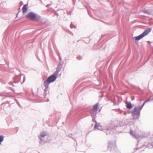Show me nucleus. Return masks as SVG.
<instances>
[{"mask_svg":"<svg viewBox=\"0 0 153 153\" xmlns=\"http://www.w3.org/2000/svg\"><path fill=\"white\" fill-rule=\"evenodd\" d=\"M56 76L54 75H52L49 77L44 82V86L45 88H48V85L50 83L54 82L56 79Z\"/></svg>","mask_w":153,"mask_h":153,"instance_id":"nucleus-1","label":"nucleus"},{"mask_svg":"<svg viewBox=\"0 0 153 153\" xmlns=\"http://www.w3.org/2000/svg\"><path fill=\"white\" fill-rule=\"evenodd\" d=\"M26 17L31 20H35L36 19V15L33 12H30L26 16Z\"/></svg>","mask_w":153,"mask_h":153,"instance_id":"nucleus-2","label":"nucleus"},{"mask_svg":"<svg viewBox=\"0 0 153 153\" xmlns=\"http://www.w3.org/2000/svg\"><path fill=\"white\" fill-rule=\"evenodd\" d=\"M151 30V29L149 28L148 29H146L142 34V36L144 37V36L147 35Z\"/></svg>","mask_w":153,"mask_h":153,"instance_id":"nucleus-3","label":"nucleus"},{"mask_svg":"<svg viewBox=\"0 0 153 153\" xmlns=\"http://www.w3.org/2000/svg\"><path fill=\"white\" fill-rule=\"evenodd\" d=\"M27 4H26L24 5L22 8V13L23 14L25 13H26L27 10Z\"/></svg>","mask_w":153,"mask_h":153,"instance_id":"nucleus-4","label":"nucleus"},{"mask_svg":"<svg viewBox=\"0 0 153 153\" xmlns=\"http://www.w3.org/2000/svg\"><path fill=\"white\" fill-rule=\"evenodd\" d=\"M143 36L141 34L137 36H135L133 38V39L135 41H138L143 37Z\"/></svg>","mask_w":153,"mask_h":153,"instance_id":"nucleus-5","label":"nucleus"},{"mask_svg":"<svg viewBox=\"0 0 153 153\" xmlns=\"http://www.w3.org/2000/svg\"><path fill=\"white\" fill-rule=\"evenodd\" d=\"M98 103L94 105L93 106V110H94V111L95 112L94 113V114H96V111H97V109H98Z\"/></svg>","mask_w":153,"mask_h":153,"instance_id":"nucleus-6","label":"nucleus"},{"mask_svg":"<svg viewBox=\"0 0 153 153\" xmlns=\"http://www.w3.org/2000/svg\"><path fill=\"white\" fill-rule=\"evenodd\" d=\"M46 135V133H42L40 134V135L39 136V138L42 140L43 137Z\"/></svg>","mask_w":153,"mask_h":153,"instance_id":"nucleus-7","label":"nucleus"},{"mask_svg":"<svg viewBox=\"0 0 153 153\" xmlns=\"http://www.w3.org/2000/svg\"><path fill=\"white\" fill-rule=\"evenodd\" d=\"M126 107L127 108L130 109L132 107V105L130 103L126 102Z\"/></svg>","mask_w":153,"mask_h":153,"instance_id":"nucleus-8","label":"nucleus"},{"mask_svg":"<svg viewBox=\"0 0 153 153\" xmlns=\"http://www.w3.org/2000/svg\"><path fill=\"white\" fill-rule=\"evenodd\" d=\"M130 134L131 135L133 136V137H136V134L135 133V132L132 130H130Z\"/></svg>","mask_w":153,"mask_h":153,"instance_id":"nucleus-9","label":"nucleus"},{"mask_svg":"<svg viewBox=\"0 0 153 153\" xmlns=\"http://www.w3.org/2000/svg\"><path fill=\"white\" fill-rule=\"evenodd\" d=\"M137 108L136 107H134L133 109L132 112V114H135V113L137 112Z\"/></svg>","mask_w":153,"mask_h":153,"instance_id":"nucleus-10","label":"nucleus"},{"mask_svg":"<svg viewBox=\"0 0 153 153\" xmlns=\"http://www.w3.org/2000/svg\"><path fill=\"white\" fill-rule=\"evenodd\" d=\"M4 140V137L3 135H1L0 136V144L1 142L3 141Z\"/></svg>","mask_w":153,"mask_h":153,"instance_id":"nucleus-11","label":"nucleus"},{"mask_svg":"<svg viewBox=\"0 0 153 153\" xmlns=\"http://www.w3.org/2000/svg\"><path fill=\"white\" fill-rule=\"evenodd\" d=\"M145 103H146V102H143V104H142V105L141 106V108L140 109H141L143 107L144 105H145Z\"/></svg>","mask_w":153,"mask_h":153,"instance_id":"nucleus-12","label":"nucleus"},{"mask_svg":"<svg viewBox=\"0 0 153 153\" xmlns=\"http://www.w3.org/2000/svg\"><path fill=\"white\" fill-rule=\"evenodd\" d=\"M98 128V126L97 125H95L94 128L95 129L97 128Z\"/></svg>","mask_w":153,"mask_h":153,"instance_id":"nucleus-13","label":"nucleus"},{"mask_svg":"<svg viewBox=\"0 0 153 153\" xmlns=\"http://www.w3.org/2000/svg\"><path fill=\"white\" fill-rule=\"evenodd\" d=\"M149 100H150L149 99V100H147L146 101H145V102H146H146H148Z\"/></svg>","mask_w":153,"mask_h":153,"instance_id":"nucleus-14","label":"nucleus"},{"mask_svg":"<svg viewBox=\"0 0 153 153\" xmlns=\"http://www.w3.org/2000/svg\"><path fill=\"white\" fill-rule=\"evenodd\" d=\"M90 113H91V114H94V113H93V112H92V111H90Z\"/></svg>","mask_w":153,"mask_h":153,"instance_id":"nucleus-15","label":"nucleus"}]
</instances>
